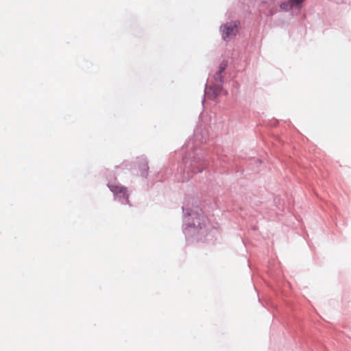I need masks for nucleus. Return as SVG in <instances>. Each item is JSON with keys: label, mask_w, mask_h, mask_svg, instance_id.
<instances>
[{"label": "nucleus", "mask_w": 351, "mask_h": 351, "mask_svg": "<svg viewBox=\"0 0 351 351\" xmlns=\"http://www.w3.org/2000/svg\"><path fill=\"white\" fill-rule=\"evenodd\" d=\"M222 37L228 41L234 37L238 33V25L237 22H230L221 27Z\"/></svg>", "instance_id": "obj_1"}, {"label": "nucleus", "mask_w": 351, "mask_h": 351, "mask_svg": "<svg viewBox=\"0 0 351 351\" xmlns=\"http://www.w3.org/2000/svg\"><path fill=\"white\" fill-rule=\"evenodd\" d=\"M108 187L115 195L124 197L126 199L127 202H129V196L125 187L120 184H108Z\"/></svg>", "instance_id": "obj_2"}, {"label": "nucleus", "mask_w": 351, "mask_h": 351, "mask_svg": "<svg viewBox=\"0 0 351 351\" xmlns=\"http://www.w3.org/2000/svg\"><path fill=\"white\" fill-rule=\"evenodd\" d=\"M192 225L197 228H202L204 223V217L202 213L193 214Z\"/></svg>", "instance_id": "obj_3"}, {"label": "nucleus", "mask_w": 351, "mask_h": 351, "mask_svg": "<svg viewBox=\"0 0 351 351\" xmlns=\"http://www.w3.org/2000/svg\"><path fill=\"white\" fill-rule=\"evenodd\" d=\"M226 66H227L226 63H225V62L221 63L220 66H219V73H217V75H220L221 72L226 69Z\"/></svg>", "instance_id": "obj_4"}, {"label": "nucleus", "mask_w": 351, "mask_h": 351, "mask_svg": "<svg viewBox=\"0 0 351 351\" xmlns=\"http://www.w3.org/2000/svg\"><path fill=\"white\" fill-rule=\"evenodd\" d=\"M291 5L289 3H283L280 5V8L283 10H287L291 8Z\"/></svg>", "instance_id": "obj_5"}, {"label": "nucleus", "mask_w": 351, "mask_h": 351, "mask_svg": "<svg viewBox=\"0 0 351 351\" xmlns=\"http://www.w3.org/2000/svg\"><path fill=\"white\" fill-rule=\"evenodd\" d=\"M292 5H300L301 4L304 0H289Z\"/></svg>", "instance_id": "obj_6"}]
</instances>
